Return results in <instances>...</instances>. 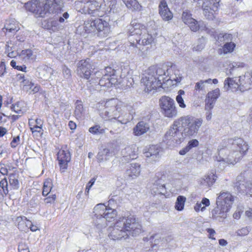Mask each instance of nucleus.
<instances>
[{"instance_id": "nucleus-1", "label": "nucleus", "mask_w": 252, "mask_h": 252, "mask_svg": "<svg viewBox=\"0 0 252 252\" xmlns=\"http://www.w3.org/2000/svg\"><path fill=\"white\" fill-rule=\"evenodd\" d=\"M249 149L247 142L241 138L224 140L218 146V155L215 158L218 167L222 170L228 164H235L246 154Z\"/></svg>"}, {"instance_id": "nucleus-2", "label": "nucleus", "mask_w": 252, "mask_h": 252, "mask_svg": "<svg viewBox=\"0 0 252 252\" xmlns=\"http://www.w3.org/2000/svg\"><path fill=\"white\" fill-rule=\"evenodd\" d=\"M96 108L101 112L102 117L106 120L115 121L118 124L125 125L131 119L129 111L131 108L130 105L117 99L112 98L105 102L104 101L96 104Z\"/></svg>"}, {"instance_id": "nucleus-3", "label": "nucleus", "mask_w": 252, "mask_h": 252, "mask_svg": "<svg viewBox=\"0 0 252 252\" xmlns=\"http://www.w3.org/2000/svg\"><path fill=\"white\" fill-rule=\"evenodd\" d=\"M142 232L141 223L133 216L120 218L110 232L113 240L126 239L129 236L136 237Z\"/></svg>"}, {"instance_id": "nucleus-4", "label": "nucleus", "mask_w": 252, "mask_h": 252, "mask_svg": "<svg viewBox=\"0 0 252 252\" xmlns=\"http://www.w3.org/2000/svg\"><path fill=\"white\" fill-rule=\"evenodd\" d=\"M116 210L105 206L103 203L96 205L93 209L92 215L93 223L98 229L107 226V222L111 221L116 217Z\"/></svg>"}, {"instance_id": "nucleus-5", "label": "nucleus", "mask_w": 252, "mask_h": 252, "mask_svg": "<svg viewBox=\"0 0 252 252\" xmlns=\"http://www.w3.org/2000/svg\"><path fill=\"white\" fill-rule=\"evenodd\" d=\"M234 197L228 191L220 192L217 198V207L212 211V216L215 219H224L226 213L232 207Z\"/></svg>"}, {"instance_id": "nucleus-6", "label": "nucleus", "mask_w": 252, "mask_h": 252, "mask_svg": "<svg viewBox=\"0 0 252 252\" xmlns=\"http://www.w3.org/2000/svg\"><path fill=\"white\" fill-rule=\"evenodd\" d=\"M224 85L226 90L230 89L232 91L248 90L252 87V73L247 72L239 77L228 78L224 80Z\"/></svg>"}, {"instance_id": "nucleus-7", "label": "nucleus", "mask_w": 252, "mask_h": 252, "mask_svg": "<svg viewBox=\"0 0 252 252\" xmlns=\"http://www.w3.org/2000/svg\"><path fill=\"white\" fill-rule=\"evenodd\" d=\"M177 120L183 128L182 131L185 137L196 135L203 123L201 119L190 115L182 116Z\"/></svg>"}, {"instance_id": "nucleus-8", "label": "nucleus", "mask_w": 252, "mask_h": 252, "mask_svg": "<svg viewBox=\"0 0 252 252\" xmlns=\"http://www.w3.org/2000/svg\"><path fill=\"white\" fill-rule=\"evenodd\" d=\"M105 72L102 77L97 81L100 76L99 72H96L95 74L93 75L91 79L90 80L91 84H95L98 83L96 88L97 89H103L109 88L112 85H115L118 82L117 76L116 75V71L112 69L111 67H106L105 68Z\"/></svg>"}, {"instance_id": "nucleus-9", "label": "nucleus", "mask_w": 252, "mask_h": 252, "mask_svg": "<svg viewBox=\"0 0 252 252\" xmlns=\"http://www.w3.org/2000/svg\"><path fill=\"white\" fill-rule=\"evenodd\" d=\"M181 127L177 119L175 121L164 135V141L170 146H175L181 143L185 137L183 131L179 129Z\"/></svg>"}, {"instance_id": "nucleus-10", "label": "nucleus", "mask_w": 252, "mask_h": 252, "mask_svg": "<svg viewBox=\"0 0 252 252\" xmlns=\"http://www.w3.org/2000/svg\"><path fill=\"white\" fill-rule=\"evenodd\" d=\"M141 84L145 87V90L148 92L153 90H157L161 87L162 83L154 76V70L149 67L142 74L141 79Z\"/></svg>"}, {"instance_id": "nucleus-11", "label": "nucleus", "mask_w": 252, "mask_h": 252, "mask_svg": "<svg viewBox=\"0 0 252 252\" xmlns=\"http://www.w3.org/2000/svg\"><path fill=\"white\" fill-rule=\"evenodd\" d=\"M128 30L129 32V42L130 44L129 50L133 53H136L137 48L136 47L135 41L133 40L132 36H136V38H138L141 34L146 32V27L144 25L138 23L134 20L131 21L129 26Z\"/></svg>"}, {"instance_id": "nucleus-12", "label": "nucleus", "mask_w": 252, "mask_h": 252, "mask_svg": "<svg viewBox=\"0 0 252 252\" xmlns=\"http://www.w3.org/2000/svg\"><path fill=\"white\" fill-rule=\"evenodd\" d=\"M159 103L161 112L165 117L171 118L177 115L178 111L173 99L164 95L159 99Z\"/></svg>"}, {"instance_id": "nucleus-13", "label": "nucleus", "mask_w": 252, "mask_h": 252, "mask_svg": "<svg viewBox=\"0 0 252 252\" xmlns=\"http://www.w3.org/2000/svg\"><path fill=\"white\" fill-rule=\"evenodd\" d=\"M183 22L189 28L192 32L199 30H205L206 29V24L202 21H197L192 17V14L189 11H184L182 15Z\"/></svg>"}, {"instance_id": "nucleus-14", "label": "nucleus", "mask_w": 252, "mask_h": 252, "mask_svg": "<svg viewBox=\"0 0 252 252\" xmlns=\"http://www.w3.org/2000/svg\"><path fill=\"white\" fill-rule=\"evenodd\" d=\"M220 0H205L202 9L205 16L209 20L215 18L216 12L218 10Z\"/></svg>"}, {"instance_id": "nucleus-15", "label": "nucleus", "mask_w": 252, "mask_h": 252, "mask_svg": "<svg viewBox=\"0 0 252 252\" xmlns=\"http://www.w3.org/2000/svg\"><path fill=\"white\" fill-rule=\"evenodd\" d=\"M92 66L89 59L81 60L77 63V73L80 77L85 79L90 78L92 73Z\"/></svg>"}, {"instance_id": "nucleus-16", "label": "nucleus", "mask_w": 252, "mask_h": 252, "mask_svg": "<svg viewBox=\"0 0 252 252\" xmlns=\"http://www.w3.org/2000/svg\"><path fill=\"white\" fill-rule=\"evenodd\" d=\"M153 41V37L151 34H149L147 32L143 33L138 38H135L136 47L137 48V55L142 57L145 58L147 56V53H144L140 50V49L137 46V44L142 45L143 46L149 45Z\"/></svg>"}, {"instance_id": "nucleus-17", "label": "nucleus", "mask_w": 252, "mask_h": 252, "mask_svg": "<svg viewBox=\"0 0 252 252\" xmlns=\"http://www.w3.org/2000/svg\"><path fill=\"white\" fill-rule=\"evenodd\" d=\"M220 95V91L219 88H217L213 91H210L206 95L205 100V110H211Z\"/></svg>"}, {"instance_id": "nucleus-18", "label": "nucleus", "mask_w": 252, "mask_h": 252, "mask_svg": "<svg viewBox=\"0 0 252 252\" xmlns=\"http://www.w3.org/2000/svg\"><path fill=\"white\" fill-rule=\"evenodd\" d=\"M58 160L63 172L67 169V164L70 161L71 157L70 154L67 150H60L58 153Z\"/></svg>"}, {"instance_id": "nucleus-19", "label": "nucleus", "mask_w": 252, "mask_h": 252, "mask_svg": "<svg viewBox=\"0 0 252 252\" xmlns=\"http://www.w3.org/2000/svg\"><path fill=\"white\" fill-rule=\"evenodd\" d=\"M93 24L95 26V31L96 30L100 35L106 36L109 33V24L106 21L99 18L95 19Z\"/></svg>"}, {"instance_id": "nucleus-20", "label": "nucleus", "mask_w": 252, "mask_h": 252, "mask_svg": "<svg viewBox=\"0 0 252 252\" xmlns=\"http://www.w3.org/2000/svg\"><path fill=\"white\" fill-rule=\"evenodd\" d=\"M158 11L163 20L169 21L173 18V14L170 10L165 0H161L158 5Z\"/></svg>"}, {"instance_id": "nucleus-21", "label": "nucleus", "mask_w": 252, "mask_h": 252, "mask_svg": "<svg viewBox=\"0 0 252 252\" xmlns=\"http://www.w3.org/2000/svg\"><path fill=\"white\" fill-rule=\"evenodd\" d=\"M160 148L157 145H151L144 153L146 158H148L150 161H157L159 158V152Z\"/></svg>"}, {"instance_id": "nucleus-22", "label": "nucleus", "mask_w": 252, "mask_h": 252, "mask_svg": "<svg viewBox=\"0 0 252 252\" xmlns=\"http://www.w3.org/2000/svg\"><path fill=\"white\" fill-rule=\"evenodd\" d=\"M141 172L140 165L137 163H130L127 167L126 174L130 179H133L138 177Z\"/></svg>"}, {"instance_id": "nucleus-23", "label": "nucleus", "mask_w": 252, "mask_h": 252, "mask_svg": "<svg viewBox=\"0 0 252 252\" xmlns=\"http://www.w3.org/2000/svg\"><path fill=\"white\" fill-rule=\"evenodd\" d=\"M111 1H115V0H85L89 13H93V11L98 10L102 1L108 2Z\"/></svg>"}, {"instance_id": "nucleus-24", "label": "nucleus", "mask_w": 252, "mask_h": 252, "mask_svg": "<svg viewBox=\"0 0 252 252\" xmlns=\"http://www.w3.org/2000/svg\"><path fill=\"white\" fill-rule=\"evenodd\" d=\"M49 12H57L61 10L63 4V0H47Z\"/></svg>"}, {"instance_id": "nucleus-25", "label": "nucleus", "mask_w": 252, "mask_h": 252, "mask_svg": "<svg viewBox=\"0 0 252 252\" xmlns=\"http://www.w3.org/2000/svg\"><path fill=\"white\" fill-rule=\"evenodd\" d=\"M150 129L149 125L144 122L138 123L133 128V132L135 135L140 136L147 132Z\"/></svg>"}, {"instance_id": "nucleus-26", "label": "nucleus", "mask_w": 252, "mask_h": 252, "mask_svg": "<svg viewBox=\"0 0 252 252\" xmlns=\"http://www.w3.org/2000/svg\"><path fill=\"white\" fill-rule=\"evenodd\" d=\"M11 109L14 112L19 114H23L27 110V104L22 101H17L15 104H12Z\"/></svg>"}, {"instance_id": "nucleus-27", "label": "nucleus", "mask_w": 252, "mask_h": 252, "mask_svg": "<svg viewBox=\"0 0 252 252\" xmlns=\"http://www.w3.org/2000/svg\"><path fill=\"white\" fill-rule=\"evenodd\" d=\"M149 68H152L154 70V76H156L157 79L160 80V83H162V81L163 82L166 79L167 77L166 73L163 68L155 66H150Z\"/></svg>"}, {"instance_id": "nucleus-28", "label": "nucleus", "mask_w": 252, "mask_h": 252, "mask_svg": "<svg viewBox=\"0 0 252 252\" xmlns=\"http://www.w3.org/2000/svg\"><path fill=\"white\" fill-rule=\"evenodd\" d=\"M6 31L15 33L19 30L18 23L14 19L7 21L4 26Z\"/></svg>"}, {"instance_id": "nucleus-29", "label": "nucleus", "mask_w": 252, "mask_h": 252, "mask_svg": "<svg viewBox=\"0 0 252 252\" xmlns=\"http://www.w3.org/2000/svg\"><path fill=\"white\" fill-rule=\"evenodd\" d=\"M36 6V10H38V13H37V16L38 17H44L45 14L49 12L47 1L44 3V2L37 1Z\"/></svg>"}, {"instance_id": "nucleus-30", "label": "nucleus", "mask_w": 252, "mask_h": 252, "mask_svg": "<svg viewBox=\"0 0 252 252\" xmlns=\"http://www.w3.org/2000/svg\"><path fill=\"white\" fill-rule=\"evenodd\" d=\"M244 177L242 175L238 176L237 178L236 186L239 187L240 189H242L241 186H244L246 189H248L250 191V194L252 196V181H248L244 185L243 183L244 182Z\"/></svg>"}, {"instance_id": "nucleus-31", "label": "nucleus", "mask_w": 252, "mask_h": 252, "mask_svg": "<svg viewBox=\"0 0 252 252\" xmlns=\"http://www.w3.org/2000/svg\"><path fill=\"white\" fill-rule=\"evenodd\" d=\"M175 67L174 66H170V68L167 69L166 73H167V76H169V73L171 71L174 70V74L170 75L169 79L171 80L175 81L176 83H180L182 79V77L181 76L179 71L178 70H175Z\"/></svg>"}, {"instance_id": "nucleus-32", "label": "nucleus", "mask_w": 252, "mask_h": 252, "mask_svg": "<svg viewBox=\"0 0 252 252\" xmlns=\"http://www.w3.org/2000/svg\"><path fill=\"white\" fill-rule=\"evenodd\" d=\"M38 72L39 77L44 80L50 79L52 73L51 69L47 67L38 68Z\"/></svg>"}, {"instance_id": "nucleus-33", "label": "nucleus", "mask_w": 252, "mask_h": 252, "mask_svg": "<svg viewBox=\"0 0 252 252\" xmlns=\"http://www.w3.org/2000/svg\"><path fill=\"white\" fill-rule=\"evenodd\" d=\"M110 156V150L107 148L100 149L97 155V159L99 162L109 159Z\"/></svg>"}, {"instance_id": "nucleus-34", "label": "nucleus", "mask_w": 252, "mask_h": 252, "mask_svg": "<svg viewBox=\"0 0 252 252\" xmlns=\"http://www.w3.org/2000/svg\"><path fill=\"white\" fill-rule=\"evenodd\" d=\"M74 114L78 119H81L84 116L85 111L81 101L78 100L76 102Z\"/></svg>"}, {"instance_id": "nucleus-35", "label": "nucleus", "mask_w": 252, "mask_h": 252, "mask_svg": "<svg viewBox=\"0 0 252 252\" xmlns=\"http://www.w3.org/2000/svg\"><path fill=\"white\" fill-rule=\"evenodd\" d=\"M20 56L26 61H34L36 58V55L30 49L23 50Z\"/></svg>"}, {"instance_id": "nucleus-36", "label": "nucleus", "mask_w": 252, "mask_h": 252, "mask_svg": "<svg viewBox=\"0 0 252 252\" xmlns=\"http://www.w3.org/2000/svg\"><path fill=\"white\" fill-rule=\"evenodd\" d=\"M212 79H208L205 80H200L195 84L194 90L196 91H205L208 88L207 84L211 85Z\"/></svg>"}, {"instance_id": "nucleus-37", "label": "nucleus", "mask_w": 252, "mask_h": 252, "mask_svg": "<svg viewBox=\"0 0 252 252\" xmlns=\"http://www.w3.org/2000/svg\"><path fill=\"white\" fill-rule=\"evenodd\" d=\"M217 178L216 174L211 172L204 176V181L208 187H211L216 182Z\"/></svg>"}, {"instance_id": "nucleus-38", "label": "nucleus", "mask_w": 252, "mask_h": 252, "mask_svg": "<svg viewBox=\"0 0 252 252\" xmlns=\"http://www.w3.org/2000/svg\"><path fill=\"white\" fill-rule=\"evenodd\" d=\"M126 7L132 10L140 9V5L136 0H123Z\"/></svg>"}, {"instance_id": "nucleus-39", "label": "nucleus", "mask_w": 252, "mask_h": 252, "mask_svg": "<svg viewBox=\"0 0 252 252\" xmlns=\"http://www.w3.org/2000/svg\"><path fill=\"white\" fill-rule=\"evenodd\" d=\"M94 19L91 18L85 21L84 24V29L86 32L89 33L95 31V26L94 25Z\"/></svg>"}, {"instance_id": "nucleus-40", "label": "nucleus", "mask_w": 252, "mask_h": 252, "mask_svg": "<svg viewBox=\"0 0 252 252\" xmlns=\"http://www.w3.org/2000/svg\"><path fill=\"white\" fill-rule=\"evenodd\" d=\"M36 125L33 127H31V131L32 133H39L42 134V127L43 125V122L40 119H36L35 120Z\"/></svg>"}, {"instance_id": "nucleus-41", "label": "nucleus", "mask_w": 252, "mask_h": 252, "mask_svg": "<svg viewBox=\"0 0 252 252\" xmlns=\"http://www.w3.org/2000/svg\"><path fill=\"white\" fill-rule=\"evenodd\" d=\"M186 201V198L182 195L178 196L175 205L176 210L181 211L184 208L185 203Z\"/></svg>"}, {"instance_id": "nucleus-42", "label": "nucleus", "mask_w": 252, "mask_h": 252, "mask_svg": "<svg viewBox=\"0 0 252 252\" xmlns=\"http://www.w3.org/2000/svg\"><path fill=\"white\" fill-rule=\"evenodd\" d=\"M185 94V91L182 90H180L178 92V95L176 97V100L179 107L181 108H185L186 107V105L185 103L184 100L182 97L183 95H184Z\"/></svg>"}, {"instance_id": "nucleus-43", "label": "nucleus", "mask_w": 252, "mask_h": 252, "mask_svg": "<svg viewBox=\"0 0 252 252\" xmlns=\"http://www.w3.org/2000/svg\"><path fill=\"white\" fill-rule=\"evenodd\" d=\"M236 47V44L233 42H227L225 43L222 47V52L224 54L230 53L234 51Z\"/></svg>"}, {"instance_id": "nucleus-44", "label": "nucleus", "mask_w": 252, "mask_h": 252, "mask_svg": "<svg viewBox=\"0 0 252 252\" xmlns=\"http://www.w3.org/2000/svg\"><path fill=\"white\" fill-rule=\"evenodd\" d=\"M52 188V184L51 180L50 179H47L44 182L43 187V191L42 194L44 196L47 195L49 192L51 191Z\"/></svg>"}, {"instance_id": "nucleus-45", "label": "nucleus", "mask_w": 252, "mask_h": 252, "mask_svg": "<svg viewBox=\"0 0 252 252\" xmlns=\"http://www.w3.org/2000/svg\"><path fill=\"white\" fill-rule=\"evenodd\" d=\"M205 40L203 38H199L197 42L194 45L193 50L195 51H201L204 47Z\"/></svg>"}, {"instance_id": "nucleus-46", "label": "nucleus", "mask_w": 252, "mask_h": 252, "mask_svg": "<svg viewBox=\"0 0 252 252\" xmlns=\"http://www.w3.org/2000/svg\"><path fill=\"white\" fill-rule=\"evenodd\" d=\"M37 1L34 2H28L26 4V9L32 12V13L35 14L37 15V13H38V10H36L37 8Z\"/></svg>"}, {"instance_id": "nucleus-47", "label": "nucleus", "mask_w": 252, "mask_h": 252, "mask_svg": "<svg viewBox=\"0 0 252 252\" xmlns=\"http://www.w3.org/2000/svg\"><path fill=\"white\" fill-rule=\"evenodd\" d=\"M9 184L13 189H18L19 187V181L14 175H11L9 176Z\"/></svg>"}, {"instance_id": "nucleus-48", "label": "nucleus", "mask_w": 252, "mask_h": 252, "mask_svg": "<svg viewBox=\"0 0 252 252\" xmlns=\"http://www.w3.org/2000/svg\"><path fill=\"white\" fill-rule=\"evenodd\" d=\"M89 131L90 133L93 134H102L104 132V129L101 128L100 126L98 125H95L94 126L91 127Z\"/></svg>"}, {"instance_id": "nucleus-49", "label": "nucleus", "mask_w": 252, "mask_h": 252, "mask_svg": "<svg viewBox=\"0 0 252 252\" xmlns=\"http://www.w3.org/2000/svg\"><path fill=\"white\" fill-rule=\"evenodd\" d=\"M50 26L53 31H59L63 28V26L57 20L51 21L50 22Z\"/></svg>"}, {"instance_id": "nucleus-50", "label": "nucleus", "mask_w": 252, "mask_h": 252, "mask_svg": "<svg viewBox=\"0 0 252 252\" xmlns=\"http://www.w3.org/2000/svg\"><path fill=\"white\" fill-rule=\"evenodd\" d=\"M0 187L2 189L3 193L6 196L8 193V183L5 178L0 181Z\"/></svg>"}, {"instance_id": "nucleus-51", "label": "nucleus", "mask_w": 252, "mask_h": 252, "mask_svg": "<svg viewBox=\"0 0 252 252\" xmlns=\"http://www.w3.org/2000/svg\"><path fill=\"white\" fill-rule=\"evenodd\" d=\"M22 83H23V86H24V89L27 92H29L30 93V91H32V89H33V87L35 85L32 82H30L29 81L26 80L25 79H24L22 81Z\"/></svg>"}, {"instance_id": "nucleus-52", "label": "nucleus", "mask_w": 252, "mask_h": 252, "mask_svg": "<svg viewBox=\"0 0 252 252\" xmlns=\"http://www.w3.org/2000/svg\"><path fill=\"white\" fill-rule=\"evenodd\" d=\"M250 232V229L248 227H243L241 229H238L236 232V235L238 236H245Z\"/></svg>"}, {"instance_id": "nucleus-53", "label": "nucleus", "mask_w": 252, "mask_h": 252, "mask_svg": "<svg viewBox=\"0 0 252 252\" xmlns=\"http://www.w3.org/2000/svg\"><path fill=\"white\" fill-rule=\"evenodd\" d=\"M19 252H30L29 247L24 243H21L18 246Z\"/></svg>"}, {"instance_id": "nucleus-54", "label": "nucleus", "mask_w": 252, "mask_h": 252, "mask_svg": "<svg viewBox=\"0 0 252 252\" xmlns=\"http://www.w3.org/2000/svg\"><path fill=\"white\" fill-rule=\"evenodd\" d=\"M221 37L223 38V41L225 43L232 42L233 38L232 34L229 33H225Z\"/></svg>"}, {"instance_id": "nucleus-55", "label": "nucleus", "mask_w": 252, "mask_h": 252, "mask_svg": "<svg viewBox=\"0 0 252 252\" xmlns=\"http://www.w3.org/2000/svg\"><path fill=\"white\" fill-rule=\"evenodd\" d=\"M199 144V142L196 139H192L191 140H190L187 145V147L190 150L191 149L197 147Z\"/></svg>"}, {"instance_id": "nucleus-56", "label": "nucleus", "mask_w": 252, "mask_h": 252, "mask_svg": "<svg viewBox=\"0 0 252 252\" xmlns=\"http://www.w3.org/2000/svg\"><path fill=\"white\" fill-rule=\"evenodd\" d=\"M63 73L64 76V77L67 79L69 78L71 76V71L66 66L64 65L62 67Z\"/></svg>"}, {"instance_id": "nucleus-57", "label": "nucleus", "mask_w": 252, "mask_h": 252, "mask_svg": "<svg viewBox=\"0 0 252 252\" xmlns=\"http://www.w3.org/2000/svg\"><path fill=\"white\" fill-rule=\"evenodd\" d=\"M95 181V179L93 178L90 181V182L87 184L86 188V190H85V194L86 195L89 194L90 189H91V188L93 186V185L94 184Z\"/></svg>"}, {"instance_id": "nucleus-58", "label": "nucleus", "mask_w": 252, "mask_h": 252, "mask_svg": "<svg viewBox=\"0 0 252 252\" xmlns=\"http://www.w3.org/2000/svg\"><path fill=\"white\" fill-rule=\"evenodd\" d=\"M194 209L196 212H198L200 210L201 211H203L205 210V207L204 206L202 203H197L195 205L194 207Z\"/></svg>"}, {"instance_id": "nucleus-59", "label": "nucleus", "mask_w": 252, "mask_h": 252, "mask_svg": "<svg viewBox=\"0 0 252 252\" xmlns=\"http://www.w3.org/2000/svg\"><path fill=\"white\" fill-rule=\"evenodd\" d=\"M69 17V14L67 12H65L63 14V17H60L57 20L60 24L63 23L64 22L65 19H67Z\"/></svg>"}, {"instance_id": "nucleus-60", "label": "nucleus", "mask_w": 252, "mask_h": 252, "mask_svg": "<svg viewBox=\"0 0 252 252\" xmlns=\"http://www.w3.org/2000/svg\"><path fill=\"white\" fill-rule=\"evenodd\" d=\"M19 140H20V138H19V136L14 137L10 143L11 146L12 148L16 147V146L17 145L19 141Z\"/></svg>"}, {"instance_id": "nucleus-61", "label": "nucleus", "mask_w": 252, "mask_h": 252, "mask_svg": "<svg viewBox=\"0 0 252 252\" xmlns=\"http://www.w3.org/2000/svg\"><path fill=\"white\" fill-rule=\"evenodd\" d=\"M5 71V65L3 62L0 63V76H2Z\"/></svg>"}, {"instance_id": "nucleus-62", "label": "nucleus", "mask_w": 252, "mask_h": 252, "mask_svg": "<svg viewBox=\"0 0 252 252\" xmlns=\"http://www.w3.org/2000/svg\"><path fill=\"white\" fill-rule=\"evenodd\" d=\"M207 231L209 234V238L215 240V238L212 237V236H214L216 234L215 231L212 228H208L207 229Z\"/></svg>"}, {"instance_id": "nucleus-63", "label": "nucleus", "mask_w": 252, "mask_h": 252, "mask_svg": "<svg viewBox=\"0 0 252 252\" xmlns=\"http://www.w3.org/2000/svg\"><path fill=\"white\" fill-rule=\"evenodd\" d=\"M201 203L205 207L207 206H209L210 204L209 200L206 198H203Z\"/></svg>"}, {"instance_id": "nucleus-64", "label": "nucleus", "mask_w": 252, "mask_h": 252, "mask_svg": "<svg viewBox=\"0 0 252 252\" xmlns=\"http://www.w3.org/2000/svg\"><path fill=\"white\" fill-rule=\"evenodd\" d=\"M245 214L248 218L252 220V208L246 211Z\"/></svg>"}]
</instances>
